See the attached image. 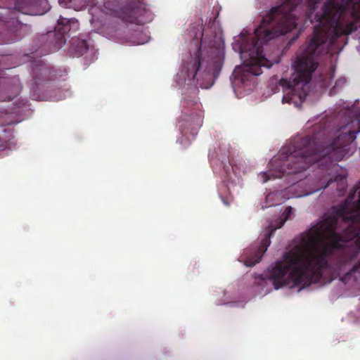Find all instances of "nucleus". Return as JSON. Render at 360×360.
<instances>
[{
	"label": "nucleus",
	"mask_w": 360,
	"mask_h": 360,
	"mask_svg": "<svg viewBox=\"0 0 360 360\" xmlns=\"http://www.w3.org/2000/svg\"><path fill=\"white\" fill-rule=\"evenodd\" d=\"M306 6V18L314 25L313 36L303 50L296 54L292 64L294 73L291 80L281 79L284 88L283 103H302L308 94V84L318 66L317 56L329 38L348 35L357 30L360 22V0H283L273 7L255 30V37L249 47H241L249 60L242 68L243 82L248 76L262 74L261 68H270L271 61L263 55V45L269 40L291 32L297 26L295 8L302 3Z\"/></svg>",
	"instance_id": "obj_1"
},
{
	"label": "nucleus",
	"mask_w": 360,
	"mask_h": 360,
	"mask_svg": "<svg viewBox=\"0 0 360 360\" xmlns=\"http://www.w3.org/2000/svg\"><path fill=\"white\" fill-rule=\"evenodd\" d=\"M333 214L302 233L276 262L269 274L275 289L318 283L324 269L345 284L360 280V181Z\"/></svg>",
	"instance_id": "obj_2"
},
{
	"label": "nucleus",
	"mask_w": 360,
	"mask_h": 360,
	"mask_svg": "<svg viewBox=\"0 0 360 360\" xmlns=\"http://www.w3.org/2000/svg\"><path fill=\"white\" fill-rule=\"evenodd\" d=\"M339 132L338 138L330 143L318 141V136H307L283 147L279 155L269 162L271 169L278 172L274 178L301 172L314 163L326 169L335 166L346 155L348 146L360 133V120L348 121L340 127Z\"/></svg>",
	"instance_id": "obj_3"
},
{
	"label": "nucleus",
	"mask_w": 360,
	"mask_h": 360,
	"mask_svg": "<svg viewBox=\"0 0 360 360\" xmlns=\"http://www.w3.org/2000/svg\"><path fill=\"white\" fill-rule=\"evenodd\" d=\"M201 37L200 48L188 68V75H192L193 79L200 72L215 75L222 65V51L219 46H216V41L210 40L207 43L203 37V33H201Z\"/></svg>",
	"instance_id": "obj_4"
},
{
	"label": "nucleus",
	"mask_w": 360,
	"mask_h": 360,
	"mask_svg": "<svg viewBox=\"0 0 360 360\" xmlns=\"http://www.w3.org/2000/svg\"><path fill=\"white\" fill-rule=\"evenodd\" d=\"M292 212L291 207H287L283 214V218L278 219L276 226L271 229L269 233L264 234L261 244L259 246H254L248 250H245L243 254L244 264L247 266H252L260 262L264 253L266 251L270 245V237L273 232L283 226L285 221L290 218Z\"/></svg>",
	"instance_id": "obj_5"
},
{
	"label": "nucleus",
	"mask_w": 360,
	"mask_h": 360,
	"mask_svg": "<svg viewBox=\"0 0 360 360\" xmlns=\"http://www.w3.org/2000/svg\"><path fill=\"white\" fill-rule=\"evenodd\" d=\"M79 28V24L77 20L74 18L68 19L60 16L58 20V24L54 31L49 32L46 36H43V39L53 38L48 44L49 51L47 53L60 49L65 43V35L71 31H77Z\"/></svg>",
	"instance_id": "obj_6"
},
{
	"label": "nucleus",
	"mask_w": 360,
	"mask_h": 360,
	"mask_svg": "<svg viewBox=\"0 0 360 360\" xmlns=\"http://www.w3.org/2000/svg\"><path fill=\"white\" fill-rule=\"evenodd\" d=\"M120 18L125 22L143 25L152 19L150 11L141 1H131L124 7Z\"/></svg>",
	"instance_id": "obj_7"
},
{
	"label": "nucleus",
	"mask_w": 360,
	"mask_h": 360,
	"mask_svg": "<svg viewBox=\"0 0 360 360\" xmlns=\"http://www.w3.org/2000/svg\"><path fill=\"white\" fill-rule=\"evenodd\" d=\"M20 24L17 20H8L0 24V35L2 43H10L17 39Z\"/></svg>",
	"instance_id": "obj_8"
},
{
	"label": "nucleus",
	"mask_w": 360,
	"mask_h": 360,
	"mask_svg": "<svg viewBox=\"0 0 360 360\" xmlns=\"http://www.w3.org/2000/svg\"><path fill=\"white\" fill-rule=\"evenodd\" d=\"M89 49L87 42L84 39L73 38L71 41L70 51L75 56H80L85 53Z\"/></svg>",
	"instance_id": "obj_9"
},
{
	"label": "nucleus",
	"mask_w": 360,
	"mask_h": 360,
	"mask_svg": "<svg viewBox=\"0 0 360 360\" xmlns=\"http://www.w3.org/2000/svg\"><path fill=\"white\" fill-rule=\"evenodd\" d=\"M333 182H337L338 185H341L342 187H345L346 183V176L344 175H337L334 179H328L327 184L324 186L317 188L316 191L324 189Z\"/></svg>",
	"instance_id": "obj_10"
},
{
	"label": "nucleus",
	"mask_w": 360,
	"mask_h": 360,
	"mask_svg": "<svg viewBox=\"0 0 360 360\" xmlns=\"http://www.w3.org/2000/svg\"><path fill=\"white\" fill-rule=\"evenodd\" d=\"M13 84H14V87H13V93H14V96H15L16 95H18L20 91H21V86L19 84V79L18 78H13Z\"/></svg>",
	"instance_id": "obj_11"
},
{
	"label": "nucleus",
	"mask_w": 360,
	"mask_h": 360,
	"mask_svg": "<svg viewBox=\"0 0 360 360\" xmlns=\"http://www.w3.org/2000/svg\"><path fill=\"white\" fill-rule=\"evenodd\" d=\"M260 177L262 178V181L263 183L266 182L269 179H270V175L268 174L266 172H263L260 174Z\"/></svg>",
	"instance_id": "obj_12"
},
{
	"label": "nucleus",
	"mask_w": 360,
	"mask_h": 360,
	"mask_svg": "<svg viewBox=\"0 0 360 360\" xmlns=\"http://www.w3.org/2000/svg\"><path fill=\"white\" fill-rule=\"evenodd\" d=\"M346 83V79L345 78H342L336 81L334 88L338 87L339 86L344 85Z\"/></svg>",
	"instance_id": "obj_13"
},
{
	"label": "nucleus",
	"mask_w": 360,
	"mask_h": 360,
	"mask_svg": "<svg viewBox=\"0 0 360 360\" xmlns=\"http://www.w3.org/2000/svg\"><path fill=\"white\" fill-rule=\"evenodd\" d=\"M14 9L18 11H20V12H22L23 13V8L20 5V1L18 0V1L16 2L15 6H14Z\"/></svg>",
	"instance_id": "obj_14"
},
{
	"label": "nucleus",
	"mask_w": 360,
	"mask_h": 360,
	"mask_svg": "<svg viewBox=\"0 0 360 360\" xmlns=\"http://www.w3.org/2000/svg\"><path fill=\"white\" fill-rule=\"evenodd\" d=\"M5 58L4 56H0V69L1 68H4V66L1 65V61L4 59Z\"/></svg>",
	"instance_id": "obj_15"
},
{
	"label": "nucleus",
	"mask_w": 360,
	"mask_h": 360,
	"mask_svg": "<svg viewBox=\"0 0 360 360\" xmlns=\"http://www.w3.org/2000/svg\"><path fill=\"white\" fill-rule=\"evenodd\" d=\"M39 70L42 71V72H46V69L45 68H44L42 65H41L40 68H39Z\"/></svg>",
	"instance_id": "obj_16"
},
{
	"label": "nucleus",
	"mask_w": 360,
	"mask_h": 360,
	"mask_svg": "<svg viewBox=\"0 0 360 360\" xmlns=\"http://www.w3.org/2000/svg\"><path fill=\"white\" fill-rule=\"evenodd\" d=\"M36 70H37V69L33 68V77H34L35 79H37V75H37V73H36V72H35Z\"/></svg>",
	"instance_id": "obj_17"
},
{
	"label": "nucleus",
	"mask_w": 360,
	"mask_h": 360,
	"mask_svg": "<svg viewBox=\"0 0 360 360\" xmlns=\"http://www.w3.org/2000/svg\"><path fill=\"white\" fill-rule=\"evenodd\" d=\"M298 37V34H296V36L293 38L291 39V40L290 41V43H291L292 41H294L295 39H297Z\"/></svg>",
	"instance_id": "obj_18"
}]
</instances>
